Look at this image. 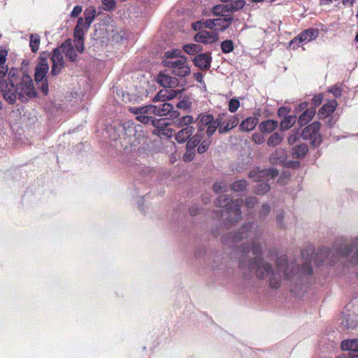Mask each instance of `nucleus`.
Masks as SVG:
<instances>
[{
    "label": "nucleus",
    "instance_id": "nucleus-24",
    "mask_svg": "<svg viewBox=\"0 0 358 358\" xmlns=\"http://www.w3.org/2000/svg\"><path fill=\"white\" fill-rule=\"evenodd\" d=\"M278 126V122L273 120H266L259 124V129L262 133H271Z\"/></svg>",
    "mask_w": 358,
    "mask_h": 358
},
{
    "label": "nucleus",
    "instance_id": "nucleus-25",
    "mask_svg": "<svg viewBox=\"0 0 358 358\" xmlns=\"http://www.w3.org/2000/svg\"><path fill=\"white\" fill-rule=\"evenodd\" d=\"M308 152V147L306 143H301L292 148V155L295 159L303 158Z\"/></svg>",
    "mask_w": 358,
    "mask_h": 358
},
{
    "label": "nucleus",
    "instance_id": "nucleus-20",
    "mask_svg": "<svg viewBox=\"0 0 358 358\" xmlns=\"http://www.w3.org/2000/svg\"><path fill=\"white\" fill-rule=\"evenodd\" d=\"M341 347L343 350L351 351L354 357H358V339L343 341Z\"/></svg>",
    "mask_w": 358,
    "mask_h": 358
},
{
    "label": "nucleus",
    "instance_id": "nucleus-34",
    "mask_svg": "<svg viewBox=\"0 0 358 358\" xmlns=\"http://www.w3.org/2000/svg\"><path fill=\"white\" fill-rule=\"evenodd\" d=\"M248 185V182L245 180H238L234 182L231 185V189L234 192H242Z\"/></svg>",
    "mask_w": 358,
    "mask_h": 358
},
{
    "label": "nucleus",
    "instance_id": "nucleus-10",
    "mask_svg": "<svg viewBox=\"0 0 358 358\" xmlns=\"http://www.w3.org/2000/svg\"><path fill=\"white\" fill-rule=\"evenodd\" d=\"M152 125L155 128L153 131V134L158 136H164L166 137H171L173 135V130L170 129L169 123L166 119H152Z\"/></svg>",
    "mask_w": 358,
    "mask_h": 358
},
{
    "label": "nucleus",
    "instance_id": "nucleus-1",
    "mask_svg": "<svg viewBox=\"0 0 358 358\" xmlns=\"http://www.w3.org/2000/svg\"><path fill=\"white\" fill-rule=\"evenodd\" d=\"M254 222H250L242 225L234 234L225 235L222 237L224 245H231L238 243L243 239H249V244H243L237 250L238 257V267L241 269L246 268L249 273H255L257 277L263 279L270 275L269 285L272 289H278L281 284V273H283L285 279H292L295 276H309L313 273L310 262L314 252V247L308 245L301 250L302 258L305 262L301 267L292 262L287 263V257L280 256L275 262L277 272H273L271 265L264 262L262 257V245L256 242L261 236L257 229H253Z\"/></svg>",
    "mask_w": 358,
    "mask_h": 358
},
{
    "label": "nucleus",
    "instance_id": "nucleus-56",
    "mask_svg": "<svg viewBox=\"0 0 358 358\" xmlns=\"http://www.w3.org/2000/svg\"><path fill=\"white\" fill-rule=\"evenodd\" d=\"M257 199L255 196H248L245 199V206L248 208H252L257 203Z\"/></svg>",
    "mask_w": 358,
    "mask_h": 358
},
{
    "label": "nucleus",
    "instance_id": "nucleus-53",
    "mask_svg": "<svg viewBox=\"0 0 358 358\" xmlns=\"http://www.w3.org/2000/svg\"><path fill=\"white\" fill-rule=\"evenodd\" d=\"M252 139L256 144H262L265 141V138L261 133L253 134Z\"/></svg>",
    "mask_w": 358,
    "mask_h": 358
},
{
    "label": "nucleus",
    "instance_id": "nucleus-37",
    "mask_svg": "<svg viewBox=\"0 0 358 358\" xmlns=\"http://www.w3.org/2000/svg\"><path fill=\"white\" fill-rule=\"evenodd\" d=\"M234 49V43L231 40H225L221 43V50L223 53L231 52Z\"/></svg>",
    "mask_w": 358,
    "mask_h": 358
},
{
    "label": "nucleus",
    "instance_id": "nucleus-44",
    "mask_svg": "<svg viewBox=\"0 0 358 358\" xmlns=\"http://www.w3.org/2000/svg\"><path fill=\"white\" fill-rule=\"evenodd\" d=\"M262 173L264 175V178H271L272 179L276 178L278 176V171L276 169H262Z\"/></svg>",
    "mask_w": 358,
    "mask_h": 358
},
{
    "label": "nucleus",
    "instance_id": "nucleus-47",
    "mask_svg": "<svg viewBox=\"0 0 358 358\" xmlns=\"http://www.w3.org/2000/svg\"><path fill=\"white\" fill-rule=\"evenodd\" d=\"M327 91L332 94L336 98H338L342 95V88L337 85L328 88Z\"/></svg>",
    "mask_w": 358,
    "mask_h": 358
},
{
    "label": "nucleus",
    "instance_id": "nucleus-49",
    "mask_svg": "<svg viewBox=\"0 0 358 358\" xmlns=\"http://www.w3.org/2000/svg\"><path fill=\"white\" fill-rule=\"evenodd\" d=\"M73 45L70 39L66 40L59 48L61 50V52L64 54L69 52L73 48Z\"/></svg>",
    "mask_w": 358,
    "mask_h": 358
},
{
    "label": "nucleus",
    "instance_id": "nucleus-9",
    "mask_svg": "<svg viewBox=\"0 0 358 358\" xmlns=\"http://www.w3.org/2000/svg\"><path fill=\"white\" fill-rule=\"evenodd\" d=\"M319 36V31L315 28H308L303 30L296 36H295L289 43V46L293 49H296L299 47V43H308L316 38Z\"/></svg>",
    "mask_w": 358,
    "mask_h": 358
},
{
    "label": "nucleus",
    "instance_id": "nucleus-19",
    "mask_svg": "<svg viewBox=\"0 0 358 358\" xmlns=\"http://www.w3.org/2000/svg\"><path fill=\"white\" fill-rule=\"evenodd\" d=\"M194 131V127L193 126L185 127L176 134V140L180 143H185L190 138Z\"/></svg>",
    "mask_w": 358,
    "mask_h": 358
},
{
    "label": "nucleus",
    "instance_id": "nucleus-22",
    "mask_svg": "<svg viewBox=\"0 0 358 358\" xmlns=\"http://www.w3.org/2000/svg\"><path fill=\"white\" fill-rule=\"evenodd\" d=\"M258 123V118L256 117H249L243 120L240 125L239 129L242 131H252Z\"/></svg>",
    "mask_w": 358,
    "mask_h": 358
},
{
    "label": "nucleus",
    "instance_id": "nucleus-58",
    "mask_svg": "<svg viewBox=\"0 0 358 358\" xmlns=\"http://www.w3.org/2000/svg\"><path fill=\"white\" fill-rule=\"evenodd\" d=\"M65 55L71 62L76 61V59L77 58V54L73 48L71 50H70L69 52H66Z\"/></svg>",
    "mask_w": 358,
    "mask_h": 358
},
{
    "label": "nucleus",
    "instance_id": "nucleus-59",
    "mask_svg": "<svg viewBox=\"0 0 358 358\" xmlns=\"http://www.w3.org/2000/svg\"><path fill=\"white\" fill-rule=\"evenodd\" d=\"M192 150L187 149V152L183 155V159L185 162H190L194 159V152H192Z\"/></svg>",
    "mask_w": 358,
    "mask_h": 358
},
{
    "label": "nucleus",
    "instance_id": "nucleus-41",
    "mask_svg": "<svg viewBox=\"0 0 358 358\" xmlns=\"http://www.w3.org/2000/svg\"><path fill=\"white\" fill-rule=\"evenodd\" d=\"M194 122V118L191 115H185L178 120V124L180 127H187Z\"/></svg>",
    "mask_w": 358,
    "mask_h": 358
},
{
    "label": "nucleus",
    "instance_id": "nucleus-50",
    "mask_svg": "<svg viewBox=\"0 0 358 358\" xmlns=\"http://www.w3.org/2000/svg\"><path fill=\"white\" fill-rule=\"evenodd\" d=\"M202 27L215 30V19H208L203 20Z\"/></svg>",
    "mask_w": 358,
    "mask_h": 358
},
{
    "label": "nucleus",
    "instance_id": "nucleus-14",
    "mask_svg": "<svg viewBox=\"0 0 358 358\" xmlns=\"http://www.w3.org/2000/svg\"><path fill=\"white\" fill-rule=\"evenodd\" d=\"M338 106L336 99H331L324 103L318 111V116L320 119H324L334 113Z\"/></svg>",
    "mask_w": 358,
    "mask_h": 358
},
{
    "label": "nucleus",
    "instance_id": "nucleus-17",
    "mask_svg": "<svg viewBox=\"0 0 358 358\" xmlns=\"http://www.w3.org/2000/svg\"><path fill=\"white\" fill-rule=\"evenodd\" d=\"M287 159V151L284 148H278L273 151L269 158L270 163L275 164H282Z\"/></svg>",
    "mask_w": 358,
    "mask_h": 358
},
{
    "label": "nucleus",
    "instance_id": "nucleus-40",
    "mask_svg": "<svg viewBox=\"0 0 358 358\" xmlns=\"http://www.w3.org/2000/svg\"><path fill=\"white\" fill-rule=\"evenodd\" d=\"M270 185L267 182H262L258 184L255 188V193L258 194H264L270 191Z\"/></svg>",
    "mask_w": 358,
    "mask_h": 358
},
{
    "label": "nucleus",
    "instance_id": "nucleus-12",
    "mask_svg": "<svg viewBox=\"0 0 358 358\" xmlns=\"http://www.w3.org/2000/svg\"><path fill=\"white\" fill-rule=\"evenodd\" d=\"M218 118L220 124L217 130L220 134L229 132L237 127L239 123V120L236 115H229L225 120H223L220 115L218 116Z\"/></svg>",
    "mask_w": 358,
    "mask_h": 358
},
{
    "label": "nucleus",
    "instance_id": "nucleus-5",
    "mask_svg": "<svg viewBox=\"0 0 358 358\" xmlns=\"http://www.w3.org/2000/svg\"><path fill=\"white\" fill-rule=\"evenodd\" d=\"M45 52L41 54L38 58V63L35 68L34 79L37 85H39V88L44 95L48 94V83L45 76L49 70V66L48 64L47 58L43 56Z\"/></svg>",
    "mask_w": 358,
    "mask_h": 358
},
{
    "label": "nucleus",
    "instance_id": "nucleus-63",
    "mask_svg": "<svg viewBox=\"0 0 358 358\" xmlns=\"http://www.w3.org/2000/svg\"><path fill=\"white\" fill-rule=\"evenodd\" d=\"M283 217H284V213L283 211H280V212H278L277 213V215H276V221L278 222V224H279V226L280 227H283V224H282V220H283Z\"/></svg>",
    "mask_w": 358,
    "mask_h": 358
},
{
    "label": "nucleus",
    "instance_id": "nucleus-45",
    "mask_svg": "<svg viewBox=\"0 0 358 358\" xmlns=\"http://www.w3.org/2000/svg\"><path fill=\"white\" fill-rule=\"evenodd\" d=\"M240 107V101L237 99H231L229 102L228 109L231 113H235Z\"/></svg>",
    "mask_w": 358,
    "mask_h": 358
},
{
    "label": "nucleus",
    "instance_id": "nucleus-21",
    "mask_svg": "<svg viewBox=\"0 0 358 358\" xmlns=\"http://www.w3.org/2000/svg\"><path fill=\"white\" fill-rule=\"evenodd\" d=\"M316 110L314 108H309L304 110L298 118V124L302 127L307 124L314 117Z\"/></svg>",
    "mask_w": 358,
    "mask_h": 358
},
{
    "label": "nucleus",
    "instance_id": "nucleus-13",
    "mask_svg": "<svg viewBox=\"0 0 358 358\" xmlns=\"http://www.w3.org/2000/svg\"><path fill=\"white\" fill-rule=\"evenodd\" d=\"M218 34L215 31L199 30L194 36V41L204 44L214 43L218 41Z\"/></svg>",
    "mask_w": 358,
    "mask_h": 358
},
{
    "label": "nucleus",
    "instance_id": "nucleus-48",
    "mask_svg": "<svg viewBox=\"0 0 358 358\" xmlns=\"http://www.w3.org/2000/svg\"><path fill=\"white\" fill-rule=\"evenodd\" d=\"M270 211V206L268 203L263 204L259 213V218L262 219L266 217L269 214Z\"/></svg>",
    "mask_w": 358,
    "mask_h": 358
},
{
    "label": "nucleus",
    "instance_id": "nucleus-32",
    "mask_svg": "<svg viewBox=\"0 0 358 358\" xmlns=\"http://www.w3.org/2000/svg\"><path fill=\"white\" fill-rule=\"evenodd\" d=\"M283 137L278 132L271 135L267 141V145L269 147H275L279 145L282 141Z\"/></svg>",
    "mask_w": 358,
    "mask_h": 358
},
{
    "label": "nucleus",
    "instance_id": "nucleus-36",
    "mask_svg": "<svg viewBox=\"0 0 358 358\" xmlns=\"http://www.w3.org/2000/svg\"><path fill=\"white\" fill-rule=\"evenodd\" d=\"M212 11L213 15L220 16H224L226 13L229 12L227 4L215 6Z\"/></svg>",
    "mask_w": 358,
    "mask_h": 358
},
{
    "label": "nucleus",
    "instance_id": "nucleus-64",
    "mask_svg": "<svg viewBox=\"0 0 358 358\" xmlns=\"http://www.w3.org/2000/svg\"><path fill=\"white\" fill-rule=\"evenodd\" d=\"M103 3L110 10L115 7V2L113 0H103Z\"/></svg>",
    "mask_w": 358,
    "mask_h": 358
},
{
    "label": "nucleus",
    "instance_id": "nucleus-18",
    "mask_svg": "<svg viewBox=\"0 0 358 358\" xmlns=\"http://www.w3.org/2000/svg\"><path fill=\"white\" fill-rule=\"evenodd\" d=\"M157 83L164 87H174L178 85V80L169 75L160 73L157 77Z\"/></svg>",
    "mask_w": 358,
    "mask_h": 358
},
{
    "label": "nucleus",
    "instance_id": "nucleus-54",
    "mask_svg": "<svg viewBox=\"0 0 358 358\" xmlns=\"http://www.w3.org/2000/svg\"><path fill=\"white\" fill-rule=\"evenodd\" d=\"M7 55H8L7 50H0V69H1V67L8 68L5 65Z\"/></svg>",
    "mask_w": 358,
    "mask_h": 358
},
{
    "label": "nucleus",
    "instance_id": "nucleus-39",
    "mask_svg": "<svg viewBox=\"0 0 358 358\" xmlns=\"http://www.w3.org/2000/svg\"><path fill=\"white\" fill-rule=\"evenodd\" d=\"M210 138V137H208V138L202 140L198 145L197 151L199 153H203L208 149L211 144V140Z\"/></svg>",
    "mask_w": 358,
    "mask_h": 358
},
{
    "label": "nucleus",
    "instance_id": "nucleus-57",
    "mask_svg": "<svg viewBox=\"0 0 358 358\" xmlns=\"http://www.w3.org/2000/svg\"><path fill=\"white\" fill-rule=\"evenodd\" d=\"M75 46L78 52L82 53L84 51V39L74 40Z\"/></svg>",
    "mask_w": 358,
    "mask_h": 358
},
{
    "label": "nucleus",
    "instance_id": "nucleus-23",
    "mask_svg": "<svg viewBox=\"0 0 358 358\" xmlns=\"http://www.w3.org/2000/svg\"><path fill=\"white\" fill-rule=\"evenodd\" d=\"M233 17H224L215 19V31H224L231 24Z\"/></svg>",
    "mask_w": 358,
    "mask_h": 358
},
{
    "label": "nucleus",
    "instance_id": "nucleus-27",
    "mask_svg": "<svg viewBox=\"0 0 358 358\" xmlns=\"http://www.w3.org/2000/svg\"><path fill=\"white\" fill-rule=\"evenodd\" d=\"M204 135V132H199L197 130V133L194 135L187 143V149L194 150L202 141Z\"/></svg>",
    "mask_w": 358,
    "mask_h": 358
},
{
    "label": "nucleus",
    "instance_id": "nucleus-55",
    "mask_svg": "<svg viewBox=\"0 0 358 358\" xmlns=\"http://www.w3.org/2000/svg\"><path fill=\"white\" fill-rule=\"evenodd\" d=\"M299 139V134L298 132L292 131L287 138V142L289 145H293Z\"/></svg>",
    "mask_w": 358,
    "mask_h": 358
},
{
    "label": "nucleus",
    "instance_id": "nucleus-38",
    "mask_svg": "<svg viewBox=\"0 0 358 358\" xmlns=\"http://www.w3.org/2000/svg\"><path fill=\"white\" fill-rule=\"evenodd\" d=\"M249 178H252L255 181L263 180L264 177L262 173V170L259 168H256L250 171L248 174Z\"/></svg>",
    "mask_w": 358,
    "mask_h": 358
},
{
    "label": "nucleus",
    "instance_id": "nucleus-52",
    "mask_svg": "<svg viewBox=\"0 0 358 358\" xmlns=\"http://www.w3.org/2000/svg\"><path fill=\"white\" fill-rule=\"evenodd\" d=\"M136 119L143 124H151L153 118L151 116L141 114L140 115L136 116Z\"/></svg>",
    "mask_w": 358,
    "mask_h": 358
},
{
    "label": "nucleus",
    "instance_id": "nucleus-28",
    "mask_svg": "<svg viewBox=\"0 0 358 358\" xmlns=\"http://www.w3.org/2000/svg\"><path fill=\"white\" fill-rule=\"evenodd\" d=\"M84 15L85 19L84 21V24L85 25V29H87L95 18V9L94 8H87L85 9Z\"/></svg>",
    "mask_w": 358,
    "mask_h": 358
},
{
    "label": "nucleus",
    "instance_id": "nucleus-15",
    "mask_svg": "<svg viewBox=\"0 0 358 358\" xmlns=\"http://www.w3.org/2000/svg\"><path fill=\"white\" fill-rule=\"evenodd\" d=\"M168 114H171V117H178V113L173 110V106L169 103H162L158 106H156V109L154 111V115L158 116H164Z\"/></svg>",
    "mask_w": 358,
    "mask_h": 358
},
{
    "label": "nucleus",
    "instance_id": "nucleus-62",
    "mask_svg": "<svg viewBox=\"0 0 358 358\" xmlns=\"http://www.w3.org/2000/svg\"><path fill=\"white\" fill-rule=\"evenodd\" d=\"M308 102H306V101L301 102L297 106V107L296 108V110L298 112L303 113L306 109H309V108H308Z\"/></svg>",
    "mask_w": 358,
    "mask_h": 358
},
{
    "label": "nucleus",
    "instance_id": "nucleus-29",
    "mask_svg": "<svg viewBox=\"0 0 358 358\" xmlns=\"http://www.w3.org/2000/svg\"><path fill=\"white\" fill-rule=\"evenodd\" d=\"M41 37L38 34H31L29 36V47L32 52L36 53L39 49Z\"/></svg>",
    "mask_w": 358,
    "mask_h": 358
},
{
    "label": "nucleus",
    "instance_id": "nucleus-16",
    "mask_svg": "<svg viewBox=\"0 0 358 358\" xmlns=\"http://www.w3.org/2000/svg\"><path fill=\"white\" fill-rule=\"evenodd\" d=\"M211 57L206 53H201L194 58V64L201 70H208L210 67Z\"/></svg>",
    "mask_w": 358,
    "mask_h": 358
},
{
    "label": "nucleus",
    "instance_id": "nucleus-11",
    "mask_svg": "<svg viewBox=\"0 0 358 358\" xmlns=\"http://www.w3.org/2000/svg\"><path fill=\"white\" fill-rule=\"evenodd\" d=\"M50 59L52 61L51 75L57 76L64 67V60L61 50L59 48L54 49Z\"/></svg>",
    "mask_w": 358,
    "mask_h": 358
},
{
    "label": "nucleus",
    "instance_id": "nucleus-33",
    "mask_svg": "<svg viewBox=\"0 0 358 358\" xmlns=\"http://www.w3.org/2000/svg\"><path fill=\"white\" fill-rule=\"evenodd\" d=\"M202 47L199 44H187L183 46V50L188 55H195L201 51Z\"/></svg>",
    "mask_w": 358,
    "mask_h": 358
},
{
    "label": "nucleus",
    "instance_id": "nucleus-2",
    "mask_svg": "<svg viewBox=\"0 0 358 358\" xmlns=\"http://www.w3.org/2000/svg\"><path fill=\"white\" fill-rule=\"evenodd\" d=\"M0 95L11 105L17 99L25 102L29 98L37 96L31 77L27 73L11 69L8 78L0 80Z\"/></svg>",
    "mask_w": 358,
    "mask_h": 358
},
{
    "label": "nucleus",
    "instance_id": "nucleus-6",
    "mask_svg": "<svg viewBox=\"0 0 358 358\" xmlns=\"http://www.w3.org/2000/svg\"><path fill=\"white\" fill-rule=\"evenodd\" d=\"M197 130L204 132L208 137H211L219 127V118H215L212 114L200 113L195 120Z\"/></svg>",
    "mask_w": 358,
    "mask_h": 358
},
{
    "label": "nucleus",
    "instance_id": "nucleus-35",
    "mask_svg": "<svg viewBox=\"0 0 358 358\" xmlns=\"http://www.w3.org/2000/svg\"><path fill=\"white\" fill-rule=\"evenodd\" d=\"M245 4V0H236L231 3H228L227 6L229 12L238 11L243 8Z\"/></svg>",
    "mask_w": 358,
    "mask_h": 358
},
{
    "label": "nucleus",
    "instance_id": "nucleus-30",
    "mask_svg": "<svg viewBox=\"0 0 358 358\" xmlns=\"http://www.w3.org/2000/svg\"><path fill=\"white\" fill-rule=\"evenodd\" d=\"M166 92L167 91L165 90V91H163V90H160L157 94V95L153 98V101L154 102H157V101H164L166 99H171L172 98H173L175 96H176V91L174 90H171V92L169 93V94H166Z\"/></svg>",
    "mask_w": 358,
    "mask_h": 358
},
{
    "label": "nucleus",
    "instance_id": "nucleus-61",
    "mask_svg": "<svg viewBox=\"0 0 358 358\" xmlns=\"http://www.w3.org/2000/svg\"><path fill=\"white\" fill-rule=\"evenodd\" d=\"M83 10V7L80 6H76L73 10L71 11V16L72 17H78L82 12Z\"/></svg>",
    "mask_w": 358,
    "mask_h": 358
},
{
    "label": "nucleus",
    "instance_id": "nucleus-46",
    "mask_svg": "<svg viewBox=\"0 0 358 358\" xmlns=\"http://www.w3.org/2000/svg\"><path fill=\"white\" fill-rule=\"evenodd\" d=\"M213 189L215 193L220 192H226L227 189V184L225 182H215L213 186Z\"/></svg>",
    "mask_w": 358,
    "mask_h": 358
},
{
    "label": "nucleus",
    "instance_id": "nucleus-3",
    "mask_svg": "<svg viewBox=\"0 0 358 358\" xmlns=\"http://www.w3.org/2000/svg\"><path fill=\"white\" fill-rule=\"evenodd\" d=\"M356 245H358V238L356 239V243L347 244L345 239L338 238L335 241L332 250L324 247L317 250L314 257L315 264L316 266L321 265L324 262V259L328 257L331 254L332 257L334 255L347 257Z\"/></svg>",
    "mask_w": 358,
    "mask_h": 358
},
{
    "label": "nucleus",
    "instance_id": "nucleus-26",
    "mask_svg": "<svg viewBox=\"0 0 358 358\" xmlns=\"http://www.w3.org/2000/svg\"><path fill=\"white\" fill-rule=\"evenodd\" d=\"M84 29H85V25L84 24V19L80 17L78 20L77 25L74 29V40H80L84 39Z\"/></svg>",
    "mask_w": 358,
    "mask_h": 358
},
{
    "label": "nucleus",
    "instance_id": "nucleus-4",
    "mask_svg": "<svg viewBox=\"0 0 358 358\" xmlns=\"http://www.w3.org/2000/svg\"><path fill=\"white\" fill-rule=\"evenodd\" d=\"M243 203L242 199L233 200L229 195L222 194L217 197L216 203L217 206L224 208L222 213V216L224 213L227 214V224H234L241 219V207Z\"/></svg>",
    "mask_w": 358,
    "mask_h": 358
},
{
    "label": "nucleus",
    "instance_id": "nucleus-8",
    "mask_svg": "<svg viewBox=\"0 0 358 358\" xmlns=\"http://www.w3.org/2000/svg\"><path fill=\"white\" fill-rule=\"evenodd\" d=\"M320 129V122L315 121L303 129L301 137L305 140L310 141L313 147H317L322 141Z\"/></svg>",
    "mask_w": 358,
    "mask_h": 358
},
{
    "label": "nucleus",
    "instance_id": "nucleus-31",
    "mask_svg": "<svg viewBox=\"0 0 358 358\" xmlns=\"http://www.w3.org/2000/svg\"><path fill=\"white\" fill-rule=\"evenodd\" d=\"M296 121L295 115L286 116L280 122V129L282 130H287L291 128Z\"/></svg>",
    "mask_w": 358,
    "mask_h": 358
},
{
    "label": "nucleus",
    "instance_id": "nucleus-7",
    "mask_svg": "<svg viewBox=\"0 0 358 358\" xmlns=\"http://www.w3.org/2000/svg\"><path fill=\"white\" fill-rule=\"evenodd\" d=\"M163 63L174 76L182 78L190 73V68L185 57H180L175 60H164Z\"/></svg>",
    "mask_w": 358,
    "mask_h": 358
},
{
    "label": "nucleus",
    "instance_id": "nucleus-60",
    "mask_svg": "<svg viewBox=\"0 0 358 358\" xmlns=\"http://www.w3.org/2000/svg\"><path fill=\"white\" fill-rule=\"evenodd\" d=\"M191 106V102L187 100H181L177 104L176 106L178 108H189Z\"/></svg>",
    "mask_w": 358,
    "mask_h": 358
},
{
    "label": "nucleus",
    "instance_id": "nucleus-43",
    "mask_svg": "<svg viewBox=\"0 0 358 358\" xmlns=\"http://www.w3.org/2000/svg\"><path fill=\"white\" fill-rule=\"evenodd\" d=\"M181 52V50L178 49L169 50L165 52V57L166 59H170V60H175L176 58H179L181 57L180 56V54Z\"/></svg>",
    "mask_w": 358,
    "mask_h": 358
},
{
    "label": "nucleus",
    "instance_id": "nucleus-42",
    "mask_svg": "<svg viewBox=\"0 0 358 358\" xmlns=\"http://www.w3.org/2000/svg\"><path fill=\"white\" fill-rule=\"evenodd\" d=\"M324 97V96L322 93L315 94L311 99L312 108L315 109V108L318 107L322 103Z\"/></svg>",
    "mask_w": 358,
    "mask_h": 358
},
{
    "label": "nucleus",
    "instance_id": "nucleus-51",
    "mask_svg": "<svg viewBox=\"0 0 358 358\" xmlns=\"http://www.w3.org/2000/svg\"><path fill=\"white\" fill-rule=\"evenodd\" d=\"M155 109H156V106H154V105H148V106H143V107H141V110H142L141 114L146 115L154 114V111Z\"/></svg>",
    "mask_w": 358,
    "mask_h": 358
}]
</instances>
